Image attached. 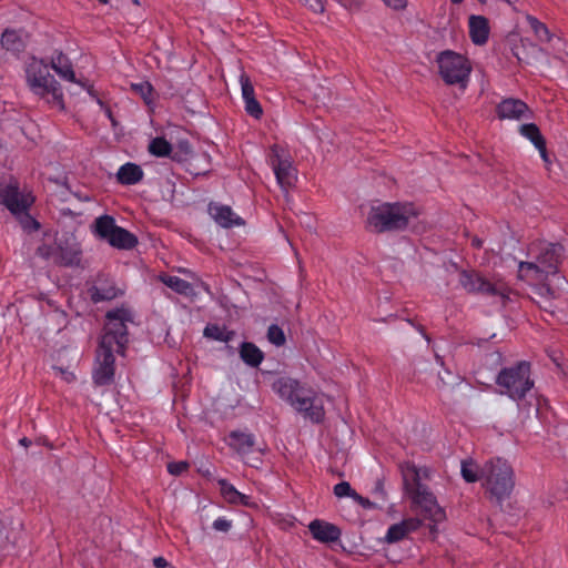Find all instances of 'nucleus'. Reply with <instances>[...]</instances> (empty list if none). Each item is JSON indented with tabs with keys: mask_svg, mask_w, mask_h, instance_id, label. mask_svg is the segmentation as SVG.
Listing matches in <instances>:
<instances>
[{
	"mask_svg": "<svg viewBox=\"0 0 568 568\" xmlns=\"http://www.w3.org/2000/svg\"><path fill=\"white\" fill-rule=\"evenodd\" d=\"M105 325L97 349V367L93 381L99 386L112 383L115 372L114 354L124 355L128 338V323L132 322V314L126 308H115L105 314Z\"/></svg>",
	"mask_w": 568,
	"mask_h": 568,
	"instance_id": "1",
	"label": "nucleus"
},
{
	"mask_svg": "<svg viewBox=\"0 0 568 568\" xmlns=\"http://www.w3.org/2000/svg\"><path fill=\"white\" fill-rule=\"evenodd\" d=\"M273 390L313 423H321L324 419L323 405L318 402L314 390L297 379L287 376L278 377L273 383Z\"/></svg>",
	"mask_w": 568,
	"mask_h": 568,
	"instance_id": "2",
	"label": "nucleus"
},
{
	"mask_svg": "<svg viewBox=\"0 0 568 568\" xmlns=\"http://www.w3.org/2000/svg\"><path fill=\"white\" fill-rule=\"evenodd\" d=\"M404 488L416 510L425 519L434 524L442 523L446 518L445 510L438 505L436 497L427 485L422 483L419 469L415 465L407 464L402 468Z\"/></svg>",
	"mask_w": 568,
	"mask_h": 568,
	"instance_id": "3",
	"label": "nucleus"
},
{
	"mask_svg": "<svg viewBox=\"0 0 568 568\" xmlns=\"http://www.w3.org/2000/svg\"><path fill=\"white\" fill-rule=\"evenodd\" d=\"M562 251L564 247L560 244L545 241L531 243L528 246V254L532 255L536 262H520L518 266L519 277L527 281H544L548 275L556 274Z\"/></svg>",
	"mask_w": 568,
	"mask_h": 568,
	"instance_id": "4",
	"label": "nucleus"
},
{
	"mask_svg": "<svg viewBox=\"0 0 568 568\" xmlns=\"http://www.w3.org/2000/svg\"><path fill=\"white\" fill-rule=\"evenodd\" d=\"M36 197L31 192L21 191L17 182L0 184V204L19 222L27 233L40 230V223L30 214Z\"/></svg>",
	"mask_w": 568,
	"mask_h": 568,
	"instance_id": "5",
	"label": "nucleus"
},
{
	"mask_svg": "<svg viewBox=\"0 0 568 568\" xmlns=\"http://www.w3.org/2000/svg\"><path fill=\"white\" fill-rule=\"evenodd\" d=\"M415 217L412 205L382 203L371 207L367 227L377 233L404 230Z\"/></svg>",
	"mask_w": 568,
	"mask_h": 568,
	"instance_id": "6",
	"label": "nucleus"
},
{
	"mask_svg": "<svg viewBox=\"0 0 568 568\" xmlns=\"http://www.w3.org/2000/svg\"><path fill=\"white\" fill-rule=\"evenodd\" d=\"M495 383L500 395L515 402L523 400L535 385L530 376V364L521 361L513 366L504 367L497 374Z\"/></svg>",
	"mask_w": 568,
	"mask_h": 568,
	"instance_id": "7",
	"label": "nucleus"
},
{
	"mask_svg": "<svg viewBox=\"0 0 568 568\" xmlns=\"http://www.w3.org/2000/svg\"><path fill=\"white\" fill-rule=\"evenodd\" d=\"M483 485L491 498L503 501L514 489V471L507 460L496 458L487 462L481 468Z\"/></svg>",
	"mask_w": 568,
	"mask_h": 568,
	"instance_id": "8",
	"label": "nucleus"
},
{
	"mask_svg": "<svg viewBox=\"0 0 568 568\" xmlns=\"http://www.w3.org/2000/svg\"><path fill=\"white\" fill-rule=\"evenodd\" d=\"M27 83L30 90L49 102L62 103V90L59 82L50 73L49 65L42 60L32 59L26 69Z\"/></svg>",
	"mask_w": 568,
	"mask_h": 568,
	"instance_id": "9",
	"label": "nucleus"
},
{
	"mask_svg": "<svg viewBox=\"0 0 568 568\" xmlns=\"http://www.w3.org/2000/svg\"><path fill=\"white\" fill-rule=\"evenodd\" d=\"M437 63L439 68V74L445 83L449 85H466L471 71V67L467 58L454 51L447 50L438 55Z\"/></svg>",
	"mask_w": 568,
	"mask_h": 568,
	"instance_id": "10",
	"label": "nucleus"
},
{
	"mask_svg": "<svg viewBox=\"0 0 568 568\" xmlns=\"http://www.w3.org/2000/svg\"><path fill=\"white\" fill-rule=\"evenodd\" d=\"M268 163L282 190L287 191L295 185L297 181V170L288 158L282 155V149L280 146L273 145L271 148Z\"/></svg>",
	"mask_w": 568,
	"mask_h": 568,
	"instance_id": "11",
	"label": "nucleus"
},
{
	"mask_svg": "<svg viewBox=\"0 0 568 568\" xmlns=\"http://www.w3.org/2000/svg\"><path fill=\"white\" fill-rule=\"evenodd\" d=\"M459 284L468 293H478L488 296L503 295L501 286L489 282L474 270H463L459 273Z\"/></svg>",
	"mask_w": 568,
	"mask_h": 568,
	"instance_id": "12",
	"label": "nucleus"
},
{
	"mask_svg": "<svg viewBox=\"0 0 568 568\" xmlns=\"http://www.w3.org/2000/svg\"><path fill=\"white\" fill-rule=\"evenodd\" d=\"M497 116L500 120H521L531 116V111L526 102L520 99L506 98L496 106Z\"/></svg>",
	"mask_w": 568,
	"mask_h": 568,
	"instance_id": "13",
	"label": "nucleus"
},
{
	"mask_svg": "<svg viewBox=\"0 0 568 568\" xmlns=\"http://www.w3.org/2000/svg\"><path fill=\"white\" fill-rule=\"evenodd\" d=\"M58 256L57 265L77 266L81 261V248L74 239L64 237L57 240Z\"/></svg>",
	"mask_w": 568,
	"mask_h": 568,
	"instance_id": "14",
	"label": "nucleus"
},
{
	"mask_svg": "<svg viewBox=\"0 0 568 568\" xmlns=\"http://www.w3.org/2000/svg\"><path fill=\"white\" fill-rule=\"evenodd\" d=\"M207 212L214 222L221 227L231 229L233 226H241L244 224V220L229 205L211 202L209 204Z\"/></svg>",
	"mask_w": 568,
	"mask_h": 568,
	"instance_id": "15",
	"label": "nucleus"
},
{
	"mask_svg": "<svg viewBox=\"0 0 568 568\" xmlns=\"http://www.w3.org/2000/svg\"><path fill=\"white\" fill-rule=\"evenodd\" d=\"M91 301L95 304L111 301L119 295L114 282L104 275H99L91 287L88 288Z\"/></svg>",
	"mask_w": 568,
	"mask_h": 568,
	"instance_id": "16",
	"label": "nucleus"
},
{
	"mask_svg": "<svg viewBox=\"0 0 568 568\" xmlns=\"http://www.w3.org/2000/svg\"><path fill=\"white\" fill-rule=\"evenodd\" d=\"M229 446L240 457L254 455L256 452L255 436L252 433L232 430L229 435Z\"/></svg>",
	"mask_w": 568,
	"mask_h": 568,
	"instance_id": "17",
	"label": "nucleus"
},
{
	"mask_svg": "<svg viewBox=\"0 0 568 568\" xmlns=\"http://www.w3.org/2000/svg\"><path fill=\"white\" fill-rule=\"evenodd\" d=\"M308 529L313 538L321 542H334L341 536V530L335 525L320 519L311 521Z\"/></svg>",
	"mask_w": 568,
	"mask_h": 568,
	"instance_id": "18",
	"label": "nucleus"
},
{
	"mask_svg": "<svg viewBox=\"0 0 568 568\" xmlns=\"http://www.w3.org/2000/svg\"><path fill=\"white\" fill-rule=\"evenodd\" d=\"M469 37L473 43L483 45L488 41L490 28L484 16H470L468 20Z\"/></svg>",
	"mask_w": 568,
	"mask_h": 568,
	"instance_id": "19",
	"label": "nucleus"
},
{
	"mask_svg": "<svg viewBox=\"0 0 568 568\" xmlns=\"http://www.w3.org/2000/svg\"><path fill=\"white\" fill-rule=\"evenodd\" d=\"M419 526L417 519H405L399 524L392 525L386 532L385 540L394 544L403 540L409 532L416 530Z\"/></svg>",
	"mask_w": 568,
	"mask_h": 568,
	"instance_id": "20",
	"label": "nucleus"
},
{
	"mask_svg": "<svg viewBox=\"0 0 568 568\" xmlns=\"http://www.w3.org/2000/svg\"><path fill=\"white\" fill-rule=\"evenodd\" d=\"M144 172L140 165L126 162L116 172V181L121 185H134L142 181Z\"/></svg>",
	"mask_w": 568,
	"mask_h": 568,
	"instance_id": "21",
	"label": "nucleus"
},
{
	"mask_svg": "<svg viewBox=\"0 0 568 568\" xmlns=\"http://www.w3.org/2000/svg\"><path fill=\"white\" fill-rule=\"evenodd\" d=\"M51 68L59 77L69 82H77L75 74L70 59L62 52L57 53L51 59Z\"/></svg>",
	"mask_w": 568,
	"mask_h": 568,
	"instance_id": "22",
	"label": "nucleus"
},
{
	"mask_svg": "<svg viewBox=\"0 0 568 568\" xmlns=\"http://www.w3.org/2000/svg\"><path fill=\"white\" fill-rule=\"evenodd\" d=\"M239 353L241 359L251 367H258L264 361V353L252 342H243Z\"/></svg>",
	"mask_w": 568,
	"mask_h": 568,
	"instance_id": "23",
	"label": "nucleus"
},
{
	"mask_svg": "<svg viewBox=\"0 0 568 568\" xmlns=\"http://www.w3.org/2000/svg\"><path fill=\"white\" fill-rule=\"evenodd\" d=\"M111 246L120 250H131L138 244V239L128 230L118 226L106 241Z\"/></svg>",
	"mask_w": 568,
	"mask_h": 568,
	"instance_id": "24",
	"label": "nucleus"
},
{
	"mask_svg": "<svg viewBox=\"0 0 568 568\" xmlns=\"http://www.w3.org/2000/svg\"><path fill=\"white\" fill-rule=\"evenodd\" d=\"M217 485L220 488V493L222 497L229 503L233 505H244L248 504V497L242 493H240L231 483L226 479H219Z\"/></svg>",
	"mask_w": 568,
	"mask_h": 568,
	"instance_id": "25",
	"label": "nucleus"
},
{
	"mask_svg": "<svg viewBox=\"0 0 568 568\" xmlns=\"http://www.w3.org/2000/svg\"><path fill=\"white\" fill-rule=\"evenodd\" d=\"M119 225L115 224L114 217L111 215H101L94 221V233L102 240L108 241Z\"/></svg>",
	"mask_w": 568,
	"mask_h": 568,
	"instance_id": "26",
	"label": "nucleus"
},
{
	"mask_svg": "<svg viewBox=\"0 0 568 568\" xmlns=\"http://www.w3.org/2000/svg\"><path fill=\"white\" fill-rule=\"evenodd\" d=\"M203 334L207 338L225 343L232 341L235 335L233 331H230L225 326H220L216 324L206 325Z\"/></svg>",
	"mask_w": 568,
	"mask_h": 568,
	"instance_id": "27",
	"label": "nucleus"
},
{
	"mask_svg": "<svg viewBox=\"0 0 568 568\" xmlns=\"http://www.w3.org/2000/svg\"><path fill=\"white\" fill-rule=\"evenodd\" d=\"M518 131L520 135L530 141L535 148H542V144L546 142L539 128L535 123L521 124Z\"/></svg>",
	"mask_w": 568,
	"mask_h": 568,
	"instance_id": "28",
	"label": "nucleus"
},
{
	"mask_svg": "<svg viewBox=\"0 0 568 568\" xmlns=\"http://www.w3.org/2000/svg\"><path fill=\"white\" fill-rule=\"evenodd\" d=\"M526 22L539 41L549 42L551 40L552 34L550 33L549 29L544 22L539 21L536 17L527 14Z\"/></svg>",
	"mask_w": 568,
	"mask_h": 568,
	"instance_id": "29",
	"label": "nucleus"
},
{
	"mask_svg": "<svg viewBox=\"0 0 568 568\" xmlns=\"http://www.w3.org/2000/svg\"><path fill=\"white\" fill-rule=\"evenodd\" d=\"M149 152L158 158L170 156L172 152L171 143L163 136H156L149 144Z\"/></svg>",
	"mask_w": 568,
	"mask_h": 568,
	"instance_id": "30",
	"label": "nucleus"
},
{
	"mask_svg": "<svg viewBox=\"0 0 568 568\" xmlns=\"http://www.w3.org/2000/svg\"><path fill=\"white\" fill-rule=\"evenodd\" d=\"M460 473L467 483H476L481 479V471L479 473L477 464L473 460H463Z\"/></svg>",
	"mask_w": 568,
	"mask_h": 568,
	"instance_id": "31",
	"label": "nucleus"
},
{
	"mask_svg": "<svg viewBox=\"0 0 568 568\" xmlns=\"http://www.w3.org/2000/svg\"><path fill=\"white\" fill-rule=\"evenodd\" d=\"M1 44L9 51H20L23 47L18 33L13 30H6L1 36Z\"/></svg>",
	"mask_w": 568,
	"mask_h": 568,
	"instance_id": "32",
	"label": "nucleus"
},
{
	"mask_svg": "<svg viewBox=\"0 0 568 568\" xmlns=\"http://www.w3.org/2000/svg\"><path fill=\"white\" fill-rule=\"evenodd\" d=\"M163 282L179 294L187 295L192 291V285L179 276H166Z\"/></svg>",
	"mask_w": 568,
	"mask_h": 568,
	"instance_id": "33",
	"label": "nucleus"
},
{
	"mask_svg": "<svg viewBox=\"0 0 568 568\" xmlns=\"http://www.w3.org/2000/svg\"><path fill=\"white\" fill-rule=\"evenodd\" d=\"M334 494L338 498L342 497H352L356 500H358L361 504L368 503L367 499H364L362 496H359L349 485L347 481H341L334 486Z\"/></svg>",
	"mask_w": 568,
	"mask_h": 568,
	"instance_id": "34",
	"label": "nucleus"
},
{
	"mask_svg": "<svg viewBox=\"0 0 568 568\" xmlns=\"http://www.w3.org/2000/svg\"><path fill=\"white\" fill-rule=\"evenodd\" d=\"M37 254L43 260L51 261L57 264L58 245L57 241L53 244L43 243L37 248Z\"/></svg>",
	"mask_w": 568,
	"mask_h": 568,
	"instance_id": "35",
	"label": "nucleus"
},
{
	"mask_svg": "<svg viewBox=\"0 0 568 568\" xmlns=\"http://www.w3.org/2000/svg\"><path fill=\"white\" fill-rule=\"evenodd\" d=\"M267 339L275 346H283L286 342L284 331L276 324L268 326Z\"/></svg>",
	"mask_w": 568,
	"mask_h": 568,
	"instance_id": "36",
	"label": "nucleus"
},
{
	"mask_svg": "<svg viewBox=\"0 0 568 568\" xmlns=\"http://www.w3.org/2000/svg\"><path fill=\"white\" fill-rule=\"evenodd\" d=\"M244 109L248 115L256 120L261 119V116L263 115L262 105L256 100V98L244 101Z\"/></svg>",
	"mask_w": 568,
	"mask_h": 568,
	"instance_id": "37",
	"label": "nucleus"
},
{
	"mask_svg": "<svg viewBox=\"0 0 568 568\" xmlns=\"http://www.w3.org/2000/svg\"><path fill=\"white\" fill-rule=\"evenodd\" d=\"M240 83H241L243 102L248 99H254L255 98L254 87H253L250 78L246 74H242L240 77Z\"/></svg>",
	"mask_w": 568,
	"mask_h": 568,
	"instance_id": "38",
	"label": "nucleus"
},
{
	"mask_svg": "<svg viewBox=\"0 0 568 568\" xmlns=\"http://www.w3.org/2000/svg\"><path fill=\"white\" fill-rule=\"evenodd\" d=\"M264 454V449L261 447H256V452L254 455H247L241 457L245 464L251 467L260 468L262 465V455Z\"/></svg>",
	"mask_w": 568,
	"mask_h": 568,
	"instance_id": "39",
	"label": "nucleus"
},
{
	"mask_svg": "<svg viewBox=\"0 0 568 568\" xmlns=\"http://www.w3.org/2000/svg\"><path fill=\"white\" fill-rule=\"evenodd\" d=\"M189 464L186 462H176L168 464V471L173 476H179L186 471Z\"/></svg>",
	"mask_w": 568,
	"mask_h": 568,
	"instance_id": "40",
	"label": "nucleus"
},
{
	"mask_svg": "<svg viewBox=\"0 0 568 568\" xmlns=\"http://www.w3.org/2000/svg\"><path fill=\"white\" fill-rule=\"evenodd\" d=\"M212 526L216 531L227 532L232 528V520L226 517H219L213 521Z\"/></svg>",
	"mask_w": 568,
	"mask_h": 568,
	"instance_id": "41",
	"label": "nucleus"
},
{
	"mask_svg": "<svg viewBox=\"0 0 568 568\" xmlns=\"http://www.w3.org/2000/svg\"><path fill=\"white\" fill-rule=\"evenodd\" d=\"M536 149L538 150L540 158L544 161L546 168H549V165L551 164V160H550V156L547 151L546 142L542 144V148L538 146Z\"/></svg>",
	"mask_w": 568,
	"mask_h": 568,
	"instance_id": "42",
	"label": "nucleus"
},
{
	"mask_svg": "<svg viewBox=\"0 0 568 568\" xmlns=\"http://www.w3.org/2000/svg\"><path fill=\"white\" fill-rule=\"evenodd\" d=\"M384 2L386 3V6L395 10H402L407 4L406 0H384Z\"/></svg>",
	"mask_w": 568,
	"mask_h": 568,
	"instance_id": "43",
	"label": "nucleus"
},
{
	"mask_svg": "<svg viewBox=\"0 0 568 568\" xmlns=\"http://www.w3.org/2000/svg\"><path fill=\"white\" fill-rule=\"evenodd\" d=\"M153 561L156 568H164L168 565V561L163 557H156Z\"/></svg>",
	"mask_w": 568,
	"mask_h": 568,
	"instance_id": "44",
	"label": "nucleus"
},
{
	"mask_svg": "<svg viewBox=\"0 0 568 568\" xmlns=\"http://www.w3.org/2000/svg\"><path fill=\"white\" fill-rule=\"evenodd\" d=\"M471 246L475 248H480L483 246V241L479 237L474 236L471 239Z\"/></svg>",
	"mask_w": 568,
	"mask_h": 568,
	"instance_id": "45",
	"label": "nucleus"
},
{
	"mask_svg": "<svg viewBox=\"0 0 568 568\" xmlns=\"http://www.w3.org/2000/svg\"><path fill=\"white\" fill-rule=\"evenodd\" d=\"M135 88H140L141 90H146L148 93H151L152 91V87L151 84L146 83V84H140V85H135Z\"/></svg>",
	"mask_w": 568,
	"mask_h": 568,
	"instance_id": "46",
	"label": "nucleus"
},
{
	"mask_svg": "<svg viewBox=\"0 0 568 568\" xmlns=\"http://www.w3.org/2000/svg\"><path fill=\"white\" fill-rule=\"evenodd\" d=\"M19 444L22 445L23 447H29L31 445V440L28 439L27 437H23L19 440Z\"/></svg>",
	"mask_w": 568,
	"mask_h": 568,
	"instance_id": "47",
	"label": "nucleus"
},
{
	"mask_svg": "<svg viewBox=\"0 0 568 568\" xmlns=\"http://www.w3.org/2000/svg\"><path fill=\"white\" fill-rule=\"evenodd\" d=\"M420 333L423 334V336L429 342V337L428 335L423 331V328L420 327Z\"/></svg>",
	"mask_w": 568,
	"mask_h": 568,
	"instance_id": "48",
	"label": "nucleus"
},
{
	"mask_svg": "<svg viewBox=\"0 0 568 568\" xmlns=\"http://www.w3.org/2000/svg\"><path fill=\"white\" fill-rule=\"evenodd\" d=\"M450 1H452L453 3H455V4H458V3L463 2L464 0H450Z\"/></svg>",
	"mask_w": 568,
	"mask_h": 568,
	"instance_id": "49",
	"label": "nucleus"
},
{
	"mask_svg": "<svg viewBox=\"0 0 568 568\" xmlns=\"http://www.w3.org/2000/svg\"><path fill=\"white\" fill-rule=\"evenodd\" d=\"M436 359L438 363L443 364L442 357L439 355H436Z\"/></svg>",
	"mask_w": 568,
	"mask_h": 568,
	"instance_id": "50",
	"label": "nucleus"
},
{
	"mask_svg": "<svg viewBox=\"0 0 568 568\" xmlns=\"http://www.w3.org/2000/svg\"><path fill=\"white\" fill-rule=\"evenodd\" d=\"M98 1L103 3V4H106L109 2V0H98Z\"/></svg>",
	"mask_w": 568,
	"mask_h": 568,
	"instance_id": "51",
	"label": "nucleus"
},
{
	"mask_svg": "<svg viewBox=\"0 0 568 568\" xmlns=\"http://www.w3.org/2000/svg\"><path fill=\"white\" fill-rule=\"evenodd\" d=\"M486 1H487V0H478V2H480V3H483V4H484V3H486Z\"/></svg>",
	"mask_w": 568,
	"mask_h": 568,
	"instance_id": "52",
	"label": "nucleus"
}]
</instances>
